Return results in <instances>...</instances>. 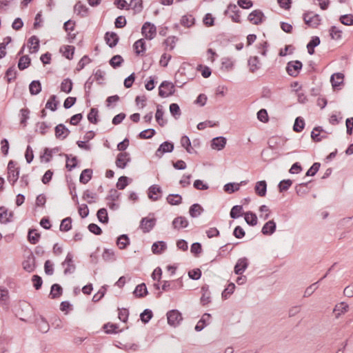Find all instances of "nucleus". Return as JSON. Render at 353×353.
I'll return each instance as SVG.
<instances>
[{
	"mask_svg": "<svg viewBox=\"0 0 353 353\" xmlns=\"http://www.w3.org/2000/svg\"><path fill=\"white\" fill-rule=\"evenodd\" d=\"M175 92L174 85L170 81H163L159 88V95L162 98L168 97L172 96Z\"/></svg>",
	"mask_w": 353,
	"mask_h": 353,
	"instance_id": "1",
	"label": "nucleus"
},
{
	"mask_svg": "<svg viewBox=\"0 0 353 353\" xmlns=\"http://www.w3.org/2000/svg\"><path fill=\"white\" fill-rule=\"evenodd\" d=\"M243 183L244 182L241 181V183H228L224 185L223 190L228 193H233L239 190L240 185Z\"/></svg>",
	"mask_w": 353,
	"mask_h": 353,
	"instance_id": "49",
	"label": "nucleus"
},
{
	"mask_svg": "<svg viewBox=\"0 0 353 353\" xmlns=\"http://www.w3.org/2000/svg\"><path fill=\"white\" fill-rule=\"evenodd\" d=\"M248 266V260L246 257L240 258L234 268V273L237 275H241Z\"/></svg>",
	"mask_w": 353,
	"mask_h": 353,
	"instance_id": "12",
	"label": "nucleus"
},
{
	"mask_svg": "<svg viewBox=\"0 0 353 353\" xmlns=\"http://www.w3.org/2000/svg\"><path fill=\"white\" fill-rule=\"evenodd\" d=\"M97 216L99 222L101 223H108L109 218L107 210L104 208H100L97 212Z\"/></svg>",
	"mask_w": 353,
	"mask_h": 353,
	"instance_id": "44",
	"label": "nucleus"
},
{
	"mask_svg": "<svg viewBox=\"0 0 353 353\" xmlns=\"http://www.w3.org/2000/svg\"><path fill=\"white\" fill-rule=\"evenodd\" d=\"M245 222L250 226H254L257 224L258 219L255 213L248 211L244 213Z\"/></svg>",
	"mask_w": 353,
	"mask_h": 353,
	"instance_id": "29",
	"label": "nucleus"
},
{
	"mask_svg": "<svg viewBox=\"0 0 353 353\" xmlns=\"http://www.w3.org/2000/svg\"><path fill=\"white\" fill-rule=\"evenodd\" d=\"M17 75V71L15 69L14 65L10 67L6 72L5 77L7 79L8 83H11L16 79Z\"/></svg>",
	"mask_w": 353,
	"mask_h": 353,
	"instance_id": "45",
	"label": "nucleus"
},
{
	"mask_svg": "<svg viewBox=\"0 0 353 353\" xmlns=\"http://www.w3.org/2000/svg\"><path fill=\"white\" fill-rule=\"evenodd\" d=\"M104 39L105 41L106 44L111 48L115 47L119 41V37L117 34V33L114 32H107L105 34Z\"/></svg>",
	"mask_w": 353,
	"mask_h": 353,
	"instance_id": "13",
	"label": "nucleus"
},
{
	"mask_svg": "<svg viewBox=\"0 0 353 353\" xmlns=\"http://www.w3.org/2000/svg\"><path fill=\"white\" fill-rule=\"evenodd\" d=\"M167 248L165 242L159 241L154 243L152 245V251L155 254H161Z\"/></svg>",
	"mask_w": 353,
	"mask_h": 353,
	"instance_id": "24",
	"label": "nucleus"
},
{
	"mask_svg": "<svg viewBox=\"0 0 353 353\" xmlns=\"http://www.w3.org/2000/svg\"><path fill=\"white\" fill-rule=\"evenodd\" d=\"M133 293L137 297H145L148 294L145 284L143 283L137 285Z\"/></svg>",
	"mask_w": 353,
	"mask_h": 353,
	"instance_id": "30",
	"label": "nucleus"
},
{
	"mask_svg": "<svg viewBox=\"0 0 353 353\" xmlns=\"http://www.w3.org/2000/svg\"><path fill=\"white\" fill-rule=\"evenodd\" d=\"M134 50H135V53L137 55H143L145 52V42L143 39H140L135 41L133 45Z\"/></svg>",
	"mask_w": 353,
	"mask_h": 353,
	"instance_id": "23",
	"label": "nucleus"
},
{
	"mask_svg": "<svg viewBox=\"0 0 353 353\" xmlns=\"http://www.w3.org/2000/svg\"><path fill=\"white\" fill-rule=\"evenodd\" d=\"M41 237L40 233H39L35 229H30L28 234V241L33 245L37 243Z\"/></svg>",
	"mask_w": 353,
	"mask_h": 353,
	"instance_id": "31",
	"label": "nucleus"
},
{
	"mask_svg": "<svg viewBox=\"0 0 353 353\" xmlns=\"http://www.w3.org/2000/svg\"><path fill=\"white\" fill-rule=\"evenodd\" d=\"M243 211V206L240 205H234L232 208L230 216L232 219H236L241 216V212Z\"/></svg>",
	"mask_w": 353,
	"mask_h": 353,
	"instance_id": "52",
	"label": "nucleus"
},
{
	"mask_svg": "<svg viewBox=\"0 0 353 353\" xmlns=\"http://www.w3.org/2000/svg\"><path fill=\"white\" fill-rule=\"evenodd\" d=\"M330 34L332 39L339 40L341 38L342 31L336 26H333L330 29Z\"/></svg>",
	"mask_w": 353,
	"mask_h": 353,
	"instance_id": "62",
	"label": "nucleus"
},
{
	"mask_svg": "<svg viewBox=\"0 0 353 353\" xmlns=\"http://www.w3.org/2000/svg\"><path fill=\"white\" fill-rule=\"evenodd\" d=\"M166 200L172 205H177L182 203V197L179 194H170L167 196Z\"/></svg>",
	"mask_w": 353,
	"mask_h": 353,
	"instance_id": "39",
	"label": "nucleus"
},
{
	"mask_svg": "<svg viewBox=\"0 0 353 353\" xmlns=\"http://www.w3.org/2000/svg\"><path fill=\"white\" fill-rule=\"evenodd\" d=\"M92 170L89 168L85 169L81 172L80 174L79 181L82 184H86L92 179Z\"/></svg>",
	"mask_w": 353,
	"mask_h": 353,
	"instance_id": "32",
	"label": "nucleus"
},
{
	"mask_svg": "<svg viewBox=\"0 0 353 353\" xmlns=\"http://www.w3.org/2000/svg\"><path fill=\"white\" fill-rule=\"evenodd\" d=\"M211 317V315L208 313H205L203 315L201 319L198 321L194 329L196 332H201L204 329V327L208 325L206 323L207 319H209Z\"/></svg>",
	"mask_w": 353,
	"mask_h": 353,
	"instance_id": "40",
	"label": "nucleus"
},
{
	"mask_svg": "<svg viewBox=\"0 0 353 353\" xmlns=\"http://www.w3.org/2000/svg\"><path fill=\"white\" fill-rule=\"evenodd\" d=\"M31 64V59L28 55L21 56L18 62V68L20 70L28 68Z\"/></svg>",
	"mask_w": 353,
	"mask_h": 353,
	"instance_id": "38",
	"label": "nucleus"
},
{
	"mask_svg": "<svg viewBox=\"0 0 353 353\" xmlns=\"http://www.w3.org/2000/svg\"><path fill=\"white\" fill-rule=\"evenodd\" d=\"M168 323L174 327L180 325L183 321L182 314L178 310H172L167 312Z\"/></svg>",
	"mask_w": 353,
	"mask_h": 353,
	"instance_id": "2",
	"label": "nucleus"
},
{
	"mask_svg": "<svg viewBox=\"0 0 353 353\" xmlns=\"http://www.w3.org/2000/svg\"><path fill=\"white\" fill-rule=\"evenodd\" d=\"M304 127H305L304 119L301 117H297L295 119V121L294 123V126H293L294 131H295L296 132H301L304 129Z\"/></svg>",
	"mask_w": 353,
	"mask_h": 353,
	"instance_id": "54",
	"label": "nucleus"
},
{
	"mask_svg": "<svg viewBox=\"0 0 353 353\" xmlns=\"http://www.w3.org/2000/svg\"><path fill=\"white\" fill-rule=\"evenodd\" d=\"M128 177L125 176H121L119 178L118 181L116 184V187L119 190H123L128 185Z\"/></svg>",
	"mask_w": 353,
	"mask_h": 353,
	"instance_id": "64",
	"label": "nucleus"
},
{
	"mask_svg": "<svg viewBox=\"0 0 353 353\" xmlns=\"http://www.w3.org/2000/svg\"><path fill=\"white\" fill-rule=\"evenodd\" d=\"M226 138L223 137H218L212 139L211 143V147L212 149L221 150L226 145Z\"/></svg>",
	"mask_w": 353,
	"mask_h": 353,
	"instance_id": "16",
	"label": "nucleus"
},
{
	"mask_svg": "<svg viewBox=\"0 0 353 353\" xmlns=\"http://www.w3.org/2000/svg\"><path fill=\"white\" fill-rule=\"evenodd\" d=\"M248 65L250 67V71L251 72H255L260 68V62L258 57H251L248 59Z\"/></svg>",
	"mask_w": 353,
	"mask_h": 353,
	"instance_id": "34",
	"label": "nucleus"
},
{
	"mask_svg": "<svg viewBox=\"0 0 353 353\" xmlns=\"http://www.w3.org/2000/svg\"><path fill=\"white\" fill-rule=\"evenodd\" d=\"M55 137L59 139H65L70 133V130L64 124L60 123L55 128Z\"/></svg>",
	"mask_w": 353,
	"mask_h": 353,
	"instance_id": "14",
	"label": "nucleus"
},
{
	"mask_svg": "<svg viewBox=\"0 0 353 353\" xmlns=\"http://www.w3.org/2000/svg\"><path fill=\"white\" fill-rule=\"evenodd\" d=\"M157 193H162V189L157 185H152L148 188V196L152 201H158L161 196H155Z\"/></svg>",
	"mask_w": 353,
	"mask_h": 353,
	"instance_id": "18",
	"label": "nucleus"
},
{
	"mask_svg": "<svg viewBox=\"0 0 353 353\" xmlns=\"http://www.w3.org/2000/svg\"><path fill=\"white\" fill-rule=\"evenodd\" d=\"M339 21L341 23H343L345 26H352L353 15L351 14L341 15L339 18Z\"/></svg>",
	"mask_w": 353,
	"mask_h": 353,
	"instance_id": "61",
	"label": "nucleus"
},
{
	"mask_svg": "<svg viewBox=\"0 0 353 353\" xmlns=\"http://www.w3.org/2000/svg\"><path fill=\"white\" fill-rule=\"evenodd\" d=\"M72 219L71 217H66L61 221L60 225V230L62 232H68L72 228Z\"/></svg>",
	"mask_w": 353,
	"mask_h": 353,
	"instance_id": "50",
	"label": "nucleus"
},
{
	"mask_svg": "<svg viewBox=\"0 0 353 353\" xmlns=\"http://www.w3.org/2000/svg\"><path fill=\"white\" fill-rule=\"evenodd\" d=\"M344 74L341 72L333 74L330 77V81L334 89L343 83Z\"/></svg>",
	"mask_w": 353,
	"mask_h": 353,
	"instance_id": "21",
	"label": "nucleus"
},
{
	"mask_svg": "<svg viewBox=\"0 0 353 353\" xmlns=\"http://www.w3.org/2000/svg\"><path fill=\"white\" fill-rule=\"evenodd\" d=\"M156 134V131L154 129H147L141 131L139 134V138L141 139H151Z\"/></svg>",
	"mask_w": 353,
	"mask_h": 353,
	"instance_id": "57",
	"label": "nucleus"
},
{
	"mask_svg": "<svg viewBox=\"0 0 353 353\" xmlns=\"http://www.w3.org/2000/svg\"><path fill=\"white\" fill-rule=\"evenodd\" d=\"M98 110L95 108H92L88 114V119L91 123L97 124L98 120Z\"/></svg>",
	"mask_w": 353,
	"mask_h": 353,
	"instance_id": "56",
	"label": "nucleus"
},
{
	"mask_svg": "<svg viewBox=\"0 0 353 353\" xmlns=\"http://www.w3.org/2000/svg\"><path fill=\"white\" fill-rule=\"evenodd\" d=\"M155 225L156 219L144 217L141 220L139 228L142 230L143 232L148 233L154 228Z\"/></svg>",
	"mask_w": 353,
	"mask_h": 353,
	"instance_id": "10",
	"label": "nucleus"
},
{
	"mask_svg": "<svg viewBox=\"0 0 353 353\" xmlns=\"http://www.w3.org/2000/svg\"><path fill=\"white\" fill-rule=\"evenodd\" d=\"M254 191L259 196H265L267 192V183L265 181H260L256 183Z\"/></svg>",
	"mask_w": 353,
	"mask_h": 353,
	"instance_id": "20",
	"label": "nucleus"
},
{
	"mask_svg": "<svg viewBox=\"0 0 353 353\" xmlns=\"http://www.w3.org/2000/svg\"><path fill=\"white\" fill-rule=\"evenodd\" d=\"M131 161L130 153L127 152H120L117 154L115 164L117 168L124 169L128 163Z\"/></svg>",
	"mask_w": 353,
	"mask_h": 353,
	"instance_id": "7",
	"label": "nucleus"
},
{
	"mask_svg": "<svg viewBox=\"0 0 353 353\" xmlns=\"http://www.w3.org/2000/svg\"><path fill=\"white\" fill-rule=\"evenodd\" d=\"M132 8L134 14L140 13L143 8V0H130L127 9Z\"/></svg>",
	"mask_w": 353,
	"mask_h": 353,
	"instance_id": "26",
	"label": "nucleus"
},
{
	"mask_svg": "<svg viewBox=\"0 0 353 353\" xmlns=\"http://www.w3.org/2000/svg\"><path fill=\"white\" fill-rule=\"evenodd\" d=\"M276 228V223L274 220L266 222L262 228L261 232L264 235H272Z\"/></svg>",
	"mask_w": 353,
	"mask_h": 353,
	"instance_id": "17",
	"label": "nucleus"
},
{
	"mask_svg": "<svg viewBox=\"0 0 353 353\" xmlns=\"http://www.w3.org/2000/svg\"><path fill=\"white\" fill-rule=\"evenodd\" d=\"M348 308V305L345 302H341L336 304L333 310L336 318H339L341 314L347 312Z\"/></svg>",
	"mask_w": 353,
	"mask_h": 353,
	"instance_id": "22",
	"label": "nucleus"
},
{
	"mask_svg": "<svg viewBox=\"0 0 353 353\" xmlns=\"http://www.w3.org/2000/svg\"><path fill=\"white\" fill-rule=\"evenodd\" d=\"M172 227L174 229L179 230L188 226L189 222L185 216H177L172 221Z\"/></svg>",
	"mask_w": 353,
	"mask_h": 353,
	"instance_id": "15",
	"label": "nucleus"
},
{
	"mask_svg": "<svg viewBox=\"0 0 353 353\" xmlns=\"http://www.w3.org/2000/svg\"><path fill=\"white\" fill-rule=\"evenodd\" d=\"M97 194L94 192H90L89 190H86L83 192L82 199L87 200L89 204H92L95 202V199H97Z\"/></svg>",
	"mask_w": 353,
	"mask_h": 353,
	"instance_id": "46",
	"label": "nucleus"
},
{
	"mask_svg": "<svg viewBox=\"0 0 353 353\" xmlns=\"http://www.w3.org/2000/svg\"><path fill=\"white\" fill-rule=\"evenodd\" d=\"M163 114L164 112L163 110L162 106L161 105H157L155 118L157 122L159 123L160 126H163L167 123V121L163 119Z\"/></svg>",
	"mask_w": 353,
	"mask_h": 353,
	"instance_id": "42",
	"label": "nucleus"
},
{
	"mask_svg": "<svg viewBox=\"0 0 353 353\" xmlns=\"http://www.w3.org/2000/svg\"><path fill=\"white\" fill-rule=\"evenodd\" d=\"M23 269L28 272H32L35 269V259L33 256H30L26 260L23 262Z\"/></svg>",
	"mask_w": 353,
	"mask_h": 353,
	"instance_id": "25",
	"label": "nucleus"
},
{
	"mask_svg": "<svg viewBox=\"0 0 353 353\" xmlns=\"http://www.w3.org/2000/svg\"><path fill=\"white\" fill-rule=\"evenodd\" d=\"M28 43L31 45L30 47V53H36L39 50V39L37 37L33 35L32 36L29 40Z\"/></svg>",
	"mask_w": 353,
	"mask_h": 353,
	"instance_id": "37",
	"label": "nucleus"
},
{
	"mask_svg": "<svg viewBox=\"0 0 353 353\" xmlns=\"http://www.w3.org/2000/svg\"><path fill=\"white\" fill-rule=\"evenodd\" d=\"M37 325L39 330L43 333H46L49 330V324L43 317L37 320Z\"/></svg>",
	"mask_w": 353,
	"mask_h": 353,
	"instance_id": "47",
	"label": "nucleus"
},
{
	"mask_svg": "<svg viewBox=\"0 0 353 353\" xmlns=\"http://www.w3.org/2000/svg\"><path fill=\"white\" fill-rule=\"evenodd\" d=\"M63 293V289L59 284L54 283L51 286L50 296L51 299L59 298Z\"/></svg>",
	"mask_w": 353,
	"mask_h": 353,
	"instance_id": "35",
	"label": "nucleus"
},
{
	"mask_svg": "<svg viewBox=\"0 0 353 353\" xmlns=\"http://www.w3.org/2000/svg\"><path fill=\"white\" fill-rule=\"evenodd\" d=\"M74 12L81 17H85L88 15L89 8L83 4L80 1L77 2L74 6Z\"/></svg>",
	"mask_w": 353,
	"mask_h": 353,
	"instance_id": "19",
	"label": "nucleus"
},
{
	"mask_svg": "<svg viewBox=\"0 0 353 353\" xmlns=\"http://www.w3.org/2000/svg\"><path fill=\"white\" fill-rule=\"evenodd\" d=\"M103 328L106 334H116L118 332L117 330L119 328V326L114 323H108L103 325Z\"/></svg>",
	"mask_w": 353,
	"mask_h": 353,
	"instance_id": "58",
	"label": "nucleus"
},
{
	"mask_svg": "<svg viewBox=\"0 0 353 353\" xmlns=\"http://www.w3.org/2000/svg\"><path fill=\"white\" fill-rule=\"evenodd\" d=\"M310 14H312V12L305 13L303 14V20L307 26L313 28H316L321 23V17L317 14H315L313 16H310Z\"/></svg>",
	"mask_w": 353,
	"mask_h": 353,
	"instance_id": "9",
	"label": "nucleus"
},
{
	"mask_svg": "<svg viewBox=\"0 0 353 353\" xmlns=\"http://www.w3.org/2000/svg\"><path fill=\"white\" fill-rule=\"evenodd\" d=\"M73 83L70 79L66 78L64 79L60 86L61 91L65 92V93H70L72 90Z\"/></svg>",
	"mask_w": 353,
	"mask_h": 353,
	"instance_id": "41",
	"label": "nucleus"
},
{
	"mask_svg": "<svg viewBox=\"0 0 353 353\" xmlns=\"http://www.w3.org/2000/svg\"><path fill=\"white\" fill-rule=\"evenodd\" d=\"M173 143L169 141H164L159 145V148L156 150L155 155L159 158H161L164 153L171 152L173 151Z\"/></svg>",
	"mask_w": 353,
	"mask_h": 353,
	"instance_id": "11",
	"label": "nucleus"
},
{
	"mask_svg": "<svg viewBox=\"0 0 353 353\" xmlns=\"http://www.w3.org/2000/svg\"><path fill=\"white\" fill-rule=\"evenodd\" d=\"M292 184V181L290 179H284L279 182L278 188L280 192L287 191Z\"/></svg>",
	"mask_w": 353,
	"mask_h": 353,
	"instance_id": "59",
	"label": "nucleus"
},
{
	"mask_svg": "<svg viewBox=\"0 0 353 353\" xmlns=\"http://www.w3.org/2000/svg\"><path fill=\"white\" fill-rule=\"evenodd\" d=\"M19 168L16 167V163L10 161L8 164V180L13 185L18 180Z\"/></svg>",
	"mask_w": 353,
	"mask_h": 353,
	"instance_id": "3",
	"label": "nucleus"
},
{
	"mask_svg": "<svg viewBox=\"0 0 353 353\" xmlns=\"http://www.w3.org/2000/svg\"><path fill=\"white\" fill-rule=\"evenodd\" d=\"M302 67L301 61L299 60L291 61L287 63L286 71L290 76L296 77L299 75Z\"/></svg>",
	"mask_w": 353,
	"mask_h": 353,
	"instance_id": "4",
	"label": "nucleus"
},
{
	"mask_svg": "<svg viewBox=\"0 0 353 353\" xmlns=\"http://www.w3.org/2000/svg\"><path fill=\"white\" fill-rule=\"evenodd\" d=\"M181 144L188 153H192L193 148L191 145L190 140L188 136L184 135L181 137Z\"/></svg>",
	"mask_w": 353,
	"mask_h": 353,
	"instance_id": "53",
	"label": "nucleus"
},
{
	"mask_svg": "<svg viewBox=\"0 0 353 353\" xmlns=\"http://www.w3.org/2000/svg\"><path fill=\"white\" fill-rule=\"evenodd\" d=\"M73 257V254L71 252H68L64 261L61 263V265L65 268L63 273L65 275L72 274L76 270Z\"/></svg>",
	"mask_w": 353,
	"mask_h": 353,
	"instance_id": "5",
	"label": "nucleus"
},
{
	"mask_svg": "<svg viewBox=\"0 0 353 353\" xmlns=\"http://www.w3.org/2000/svg\"><path fill=\"white\" fill-rule=\"evenodd\" d=\"M107 291V285H103L101 288V289L96 293L92 297L93 302L99 301L105 294Z\"/></svg>",
	"mask_w": 353,
	"mask_h": 353,
	"instance_id": "63",
	"label": "nucleus"
},
{
	"mask_svg": "<svg viewBox=\"0 0 353 353\" xmlns=\"http://www.w3.org/2000/svg\"><path fill=\"white\" fill-rule=\"evenodd\" d=\"M41 89V83L39 80H34L29 85L30 93L32 95H37L39 94Z\"/></svg>",
	"mask_w": 353,
	"mask_h": 353,
	"instance_id": "28",
	"label": "nucleus"
},
{
	"mask_svg": "<svg viewBox=\"0 0 353 353\" xmlns=\"http://www.w3.org/2000/svg\"><path fill=\"white\" fill-rule=\"evenodd\" d=\"M123 62V59L121 55L117 54L113 56L109 61L110 65L113 68H119Z\"/></svg>",
	"mask_w": 353,
	"mask_h": 353,
	"instance_id": "51",
	"label": "nucleus"
},
{
	"mask_svg": "<svg viewBox=\"0 0 353 353\" xmlns=\"http://www.w3.org/2000/svg\"><path fill=\"white\" fill-rule=\"evenodd\" d=\"M323 128L321 126L315 127L311 132V137L314 141L319 142L325 137H321L320 132H323Z\"/></svg>",
	"mask_w": 353,
	"mask_h": 353,
	"instance_id": "48",
	"label": "nucleus"
},
{
	"mask_svg": "<svg viewBox=\"0 0 353 353\" xmlns=\"http://www.w3.org/2000/svg\"><path fill=\"white\" fill-rule=\"evenodd\" d=\"M194 23V18L192 15H184L181 19V23L185 27H191Z\"/></svg>",
	"mask_w": 353,
	"mask_h": 353,
	"instance_id": "60",
	"label": "nucleus"
},
{
	"mask_svg": "<svg viewBox=\"0 0 353 353\" xmlns=\"http://www.w3.org/2000/svg\"><path fill=\"white\" fill-rule=\"evenodd\" d=\"M117 244L121 250L125 249L130 245V239L127 234L120 235L117 240Z\"/></svg>",
	"mask_w": 353,
	"mask_h": 353,
	"instance_id": "36",
	"label": "nucleus"
},
{
	"mask_svg": "<svg viewBox=\"0 0 353 353\" xmlns=\"http://www.w3.org/2000/svg\"><path fill=\"white\" fill-rule=\"evenodd\" d=\"M265 17L261 10H254L248 15V21L254 25H259L265 20Z\"/></svg>",
	"mask_w": 353,
	"mask_h": 353,
	"instance_id": "8",
	"label": "nucleus"
},
{
	"mask_svg": "<svg viewBox=\"0 0 353 353\" xmlns=\"http://www.w3.org/2000/svg\"><path fill=\"white\" fill-rule=\"evenodd\" d=\"M141 33L147 39L151 40L156 35V26L150 22H145L142 26Z\"/></svg>",
	"mask_w": 353,
	"mask_h": 353,
	"instance_id": "6",
	"label": "nucleus"
},
{
	"mask_svg": "<svg viewBox=\"0 0 353 353\" xmlns=\"http://www.w3.org/2000/svg\"><path fill=\"white\" fill-rule=\"evenodd\" d=\"M59 101L57 100V96L52 94L46 104V108L50 109L51 111L54 112L57 109Z\"/></svg>",
	"mask_w": 353,
	"mask_h": 353,
	"instance_id": "43",
	"label": "nucleus"
},
{
	"mask_svg": "<svg viewBox=\"0 0 353 353\" xmlns=\"http://www.w3.org/2000/svg\"><path fill=\"white\" fill-rule=\"evenodd\" d=\"M320 42L321 41L319 37L314 36L312 37L311 40L307 44V52L310 55L314 54V48L318 46Z\"/></svg>",
	"mask_w": 353,
	"mask_h": 353,
	"instance_id": "33",
	"label": "nucleus"
},
{
	"mask_svg": "<svg viewBox=\"0 0 353 353\" xmlns=\"http://www.w3.org/2000/svg\"><path fill=\"white\" fill-rule=\"evenodd\" d=\"M204 211L202 206L199 203L192 205L189 209V214L191 217L196 218L200 216Z\"/></svg>",
	"mask_w": 353,
	"mask_h": 353,
	"instance_id": "27",
	"label": "nucleus"
},
{
	"mask_svg": "<svg viewBox=\"0 0 353 353\" xmlns=\"http://www.w3.org/2000/svg\"><path fill=\"white\" fill-rule=\"evenodd\" d=\"M153 316L152 311L150 309H145L140 314V319L143 323H148Z\"/></svg>",
	"mask_w": 353,
	"mask_h": 353,
	"instance_id": "55",
	"label": "nucleus"
}]
</instances>
